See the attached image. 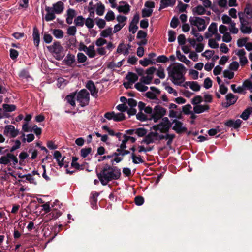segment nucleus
<instances>
[{
	"instance_id": "1",
	"label": "nucleus",
	"mask_w": 252,
	"mask_h": 252,
	"mask_svg": "<svg viewBox=\"0 0 252 252\" xmlns=\"http://www.w3.org/2000/svg\"><path fill=\"white\" fill-rule=\"evenodd\" d=\"M171 124L168 118H163L159 124L153 126L152 131L145 137L142 141V143L148 145L166 139L167 140V145L170 146L173 140L175 137V134L168 133Z\"/></svg>"
},
{
	"instance_id": "2",
	"label": "nucleus",
	"mask_w": 252,
	"mask_h": 252,
	"mask_svg": "<svg viewBox=\"0 0 252 252\" xmlns=\"http://www.w3.org/2000/svg\"><path fill=\"white\" fill-rule=\"evenodd\" d=\"M121 175V170L116 167L106 164L97 177L102 185L105 186L110 181L119 179Z\"/></svg>"
},
{
	"instance_id": "3",
	"label": "nucleus",
	"mask_w": 252,
	"mask_h": 252,
	"mask_svg": "<svg viewBox=\"0 0 252 252\" xmlns=\"http://www.w3.org/2000/svg\"><path fill=\"white\" fill-rule=\"evenodd\" d=\"M186 73V68L181 63L175 64L169 70L168 73L171 80L177 85H181L184 82L185 78L184 75Z\"/></svg>"
},
{
	"instance_id": "4",
	"label": "nucleus",
	"mask_w": 252,
	"mask_h": 252,
	"mask_svg": "<svg viewBox=\"0 0 252 252\" xmlns=\"http://www.w3.org/2000/svg\"><path fill=\"white\" fill-rule=\"evenodd\" d=\"M64 9V4L62 1H58L53 4L51 7H47L45 8L47 14L45 19L47 21H50L55 19V14H60L63 12Z\"/></svg>"
},
{
	"instance_id": "5",
	"label": "nucleus",
	"mask_w": 252,
	"mask_h": 252,
	"mask_svg": "<svg viewBox=\"0 0 252 252\" xmlns=\"http://www.w3.org/2000/svg\"><path fill=\"white\" fill-rule=\"evenodd\" d=\"M137 102L133 98H130L127 100V105L126 104H121L118 105L116 108L121 111V113L127 111V113L130 115H134L136 114L137 110L135 107L137 106Z\"/></svg>"
},
{
	"instance_id": "6",
	"label": "nucleus",
	"mask_w": 252,
	"mask_h": 252,
	"mask_svg": "<svg viewBox=\"0 0 252 252\" xmlns=\"http://www.w3.org/2000/svg\"><path fill=\"white\" fill-rule=\"evenodd\" d=\"M48 50L53 54L54 56L57 60H61L63 58V55L62 52L63 50V47L59 42H55L53 44L47 46Z\"/></svg>"
},
{
	"instance_id": "7",
	"label": "nucleus",
	"mask_w": 252,
	"mask_h": 252,
	"mask_svg": "<svg viewBox=\"0 0 252 252\" xmlns=\"http://www.w3.org/2000/svg\"><path fill=\"white\" fill-rule=\"evenodd\" d=\"M18 163L17 157L11 153H7L0 158V164L7 165H15Z\"/></svg>"
},
{
	"instance_id": "8",
	"label": "nucleus",
	"mask_w": 252,
	"mask_h": 252,
	"mask_svg": "<svg viewBox=\"0 0 252 252\" xmlns=\"http://www.w3.org/2000/svg\"><path fill=\"white\" fill-rule=\"evenodd\" d=\"M189 21L190 25L196 27L199 31H203L206 28L207 25L205 23V21L202 18L191 17Z\"/></svg>"
},
{
	"instance_id": "9",
	"label": "nucleus",
	"mask_w": 252,
	"mask_h": 252,
	"mask_svg": "<svg viewBox=\"0 0 252 252\" xmlns=\"http://www.w3.org/2000/svg\"><path fill=\"white\" fill-rule=\"evenodd\" d=\"M76 100L82 107L88 105L89 102V93L85 89L81 90L77 94Z\"/></svg>"
},
{
	"instance_id": "10",
	"label": "nucleus",
	"mask_w": 252,
	"mask_h": 252,
	"mask_svg": "<svg viewBox=\"0 0 252 252\" xmlns=\"http://www.w3.org/2000/svg\"><path fill=\"white\" fill-rule=\"evenodd\" d=\"M166 113V110L160 106H156L152 114V119L154 122H157L158 120L163 117Z\"/></svg>"
},
{
	"instance_id": "11",
	"label": "nucleus",
	"mask_w": 252,
	"mask_h": 252,
	"mask_svg": "<svg viewBox=\"0 0 252 252\" xmlns=\"http://www.w3.org/2000/svg\"><path fill=\"white\" fill-rule=\"evenodd\" d=\"M104 117L108 120H113L118 122L123 120L125 116L122 113H115L114 112H108L104 114Z\"/></svg>"
},
{
	"instance_id": "12",
	"label": "nucleus",
	"mask_w": 252,
	"mask_h": 252,
	"mask_svg": "<svg viewBox=\"0 0 252 252\" xmlns=\"http://www.w3.org/2000/svg\"><path fill=\"white\" fill-rule=\"evenodd\" d=\"M240 26V29L241 32L244 34H250L252 31L251 26L249 25V22L247 20L243 19L242 17L239 18Z\"/></svg>"
},
{
	"instance_id": "13",
	"label": "nucleus",
	"mask_w": 252,
	"mask_h": 252,
	"mask_svg": "<svg viewBox=\"0 0 252 252\" xmlns=\"http://www.w3.org/2000/svg\"><path fill=\"white\" fill-rule=\"evenodd\" d=\"M238 15L239 18L242 17L243 19L249 21V20L252 19V6L250 4L247 5L244 12H239Z\"/></svg>"
},
{
	"instance_id": "14",
	"label": "nucleus",
	"mask_w": 252,
	"mask_h": 252,
	"mask_svg": "<svg viewBox=\"0 0 252 252\" xmlns=\"http://www.w3.org/2000/svg\"><path fill=\"white\" fill-rule=\"evenodd\" d=\"M4 133L8 136L14 138L18 135L19 130L12 125H7L5 127Z\"/></svg>"
},
{
	"instance_id": "15",
	"label": "nucleus",
	"mask_w": 252,
	"mask_h": 252,
	"mask_svg": "<svg viewBox=\"0 0 252 252\" xmlns=\"http://www.w3.org/2000/svg\"><path fill=\"white\" fill-rule=\"evenodd\" d=\"M172 124L173 125V129L178 133L184 132L187 130V128L183 124L176 119L174 120Z\"/></svg>"
},
{
	"instance_id": "16",
	"label": "nucleus",
	"mask_w": 252,
	"mask_h": 252,
	"mask_svg": "<svg viewBox=\"0 0 252 252\" xmlns=\"http://www.w3.org/2000/svg\"><path fill=\"white\" fill-rule=\"evenodd\" d=\"M54 158L58 162L59 166L60 167L64 166L65 167H67V164H65L64 161L65 157H62L61 153L58 151H55L54 153Z\"/></svg>"
},
{
	"instance_id": "17",
	"label": "nucleus",
	"mask_w": 252,
	"mask_h": 252,
	"mask_svg": "<svg viewBox=\"0 0 252 252\" xmlns=\"http://www.w3.org/2000/svg\"><path fill=\"white\" fill-rule=\"evenodd\" d=\"M183 86L186 89L189 88L194 91H199L200 89V86L196 81H187L186 82Z\"/></svg>"
},
{
	"instance_id": "18",
	"label": "nucleus",
	"mask_w": 252,
	"mask_h": 252,
	"mask_svg": "<svg viewBox=\"0 0 252 252\" xmlns=\"http://www.w3.org/2000/svg\"><path fill=\"white\" fill-rule=\"evenodd\" d=\"M86 87L90 91L91 94L94 97H96L97 96L98 91L96 88L94 83L92 81H89L86 84Z\"/></svg>"
},
{
	"instance_id": "19",
	"label": "nucleus",
	"mask_w": 252,
	"mask_h": 252,
	"mask_svg": "<svg viewBox=\"0 0 252 252\" xmlns=\"http://www.w3.org/2000/svg\"><path fill=\"white\" fill-rule=\"evenodd\" d=\"M217 32V25L215 23H212L209 26L208 31L205 34V37L209 38Z\"/></svg>"
},
{
	"instance_id": "20",
	"label": "nucleus",
	"mask_w": 252,
	"mask_h": 252,
	"mask_svg": "<svg viewBox=\"0 0 252 252\" xmlns=\"http://www.w3.org/2000/svg\"><path fill=\"white\" fill-rule=\"evenodd\" d=\"M151 89L152 90V92H147L146 94V96L148 98H149L151 99L156 100L159 101V100L157 98V94H158L160 93L159 90L154 87H151Z\"/></svg>"
},
{
	"instance_id": "21",
	"label": "nucleus",
	"mask_w": 252,
	"mask_h": 252,
	"mask_svg": "<svg viewBox=\"0 0 252 252\" xmlns=\"http://www.w3.org/2000/svg\"><path fill=\"white\" fill-rule=\"evenodd\" d=\"M193 12L195 15H202L207 14L210 15V11H207L205 8L201 5H199L193 9Z\"/></svg>"
},
{
	"instance_id": "22",
	"label": "nucleus",
	"mask_w": 252,
	"mask_h": 252,
	"mask_svg": "<svg viewBox=\"0 0 252 252\" xmlns=\"http://www.w3.org/2000/svg\"><path fill=\"white\" fill-rule=\"evenodd\" d=\"M117 10L120 13L127 14L130 11V6L126 2L122 1L117 7Z\"/></svg>"
},
{
	"instance_id": "23",
	"label": "nucleus",
	"mask_w": 252,
	"mask_h": 252,
	"mask_svg": "<svg viewBox=\"0 0 252 252\" xmlns=\"http://www.w3.org/2000/svg\"><path fill=\"white\" fill-rule=\"evenodd\" d=\"M176 53L178 59L180 62L185 63L188 66H191L192 65V63L189 60H188L184 55L182 54L179 50H177Z\"/></svg>"
},
{
	"instance_id": "24",
	"label": "nucleus",
	"mask_w": 252,
	"mask_h": 252,
	"mask_svg": "<svg viewBox=\"0 0 252 252\" xmlns=\"http://www.w3.org/2000/svg\"><path fill=\"white\" fill-rule=\"evenodd\" d=\"M209 109V106L207 104L196 105L193 107V111L195 113L200 114L207 111Z\"/></svg>"
},
{
	"instance_id": "25",
	"label": "nucleus",
	"mask_w": 252,
	"mask_h": 252,
	"mask_svg": "<svg viewBox=\"0 0 252 252\" xmlns=\"http://www.w3.org/2000/svg\"><path fill=\"white\" fill-rule=\"evenodd\" d=\"M76 13L75 10L69 8L67 10L66 22L68 24H71L72 23L73 19L76 16Z\"/></svg>"
},
{
	"instance_id": "26",
	"label": "nucleus",
	"mask_w": 252,
	"mask_h": 252,
	"mask_svg": "<svg viewBox=\"0 0 252 252\" xmlns=\"http://www.w3.org/2000/svg\"><path fill=\"white\" fill-rule=\"evenodd\" d=\"M175 0H161L159 10L168 6H173L175 4Z\"/></svg>"
},
{
	"instance_id": "27",
	"label": "nucleus",
	"mask_w": 252,
	"mask_h": 252,
	"mask_svg": "<svg viewBox=\"0 0 252 252\" xmlns=\"http://www.w3.org/2000/svg\"><path fill=\"white\" fill-rule=\"evenodd\" d=\"M242 123V121L240 119H237L236 121L232 120H229L225 123V125L229 127L237 128L240 127Z\"/></svg>"
},
{
	"instance_id": "28",
	"label": "nucleus",
	"mask_w": 252,
	"mask_h": 252,
	"mask_svg": "<svg viewBox=\"0 0 252 252\" xmlns=\"http://www.w3.org/2000/svg\"><path fill=\"white\" fill-rule=\"evenodd\" d=\"M85 49H86V54L89 58H94L95 56L96 52L94 45H91L88 47H85Z\"/></svg>"
},
{
	"instance_id": "29",
	"label": "nucleus",
	"mask_w": 252,
	"mask_h": 252,
	"mask_svg": "<svg viewBox=\"0 0 252 252\" xmlns=\"http://www.w3.org/2000/svg\"><path fill=\"white\" fill-rule=\"evenodd\" d=\"M33 38L35 45L36 47L38 46L40 42V34L39 31L36 28H34L33 29Z\"/></svg>"
},
{
	"instance_id": "30",
	"label": "nucleus",
	"mask_w": 252,
	"mask_h": 252,
	"mask_svg": "<svg viewBox=\"0 0 252 252\" xmlns=\"http://www.w3.org/2000/svg\"><path fill=\"white\" fill-rule=\"evenodd\" d=\"M75 61V56L71 54H67L64 60L65 63L69 66L72 65Z\"/></svg>"
},
{
	"instance_id": "31",
	"label": "nucleus",
	"mask_w": 252,
	"mask_h": 252,
	"mask_svg": "<svg viewBox=\"0 0 252 252\" xmlns=\"http://www.w3.org/2000/svg\"><path fill=\"white\" fill-rule=\"evenodd\" d=\"M117 52L118 53H123L125 55L129 53V49L124 44H120L117 47Z\"/></svg>"
},
{
	"instance_id": "32",
	"label": "nucleus",
	"mask_w": 252,
	"mask_h": 252,
	"mask_svg": "<svg viewBox=\"0 0 252 252\" xmlns=\"http://www.w3.org/2000/svg\"><path fill=\"white\" fill-rule=\"evenodd\" d=\"M226 99L228 105H231L236 102L238 97L232 94H228L226 95Z\"/></svg>"
},
{
	"instance_id": "33",
	"label": "nucleus",
	"mask_w": 252,
	"mask_h": 252,
	"mask_svg": "<svg viewBox=\"0 0 252 252\" xmlns=\"http://www.w3.org/2000/svg\"><path fill=\"white\" fill-rule=\"evenodd\" d=\"M59 202L58 201L56 200L55 202H54L53 204L51 207L50 206V203L48 202L41 205V207H42V210L43 211H44L46 213H48L52 210V208H53L56 205L59 204Z\"/></svg>"
},
{
	"instance_id": "34",
	"label": "nucleus",
	"mask_w": 252,
	"mask_h": 252,
	"mask_svg": "<svg viewBox=\"0 0 252 252\" xmlns=\"http://www.w3.org/2000/svg\"><path fill=\"white\" fill-rule=\"evenodd\" d=\"M112 28L109 27L101 31L100 36L103 38L108 37L112 35Z\"/></svg>"
},
{
	"instance_id": "35",
	"label": "nucleus",
	"mask_w": 252,
	"mask_h": 252,
	"mask_svg": "<svg viewBox=\"0 0 252 252\" xmlns=\"http://www.w3.org/2000/svg\"><path fill=\"white\" fill-rule=\"evenodd\" d=\"M126 78L128 81L133 84L138 80V76L135 73L128 72L126 76Z\"/></svg>"
},
{
	"instance_id": "36",
	"label": "nucleus",
	"mask_w": 252,
	"mask_h": 252,
	"mask_svg": "<svg viewBox=\"0 0 252 252\" xmlns=\"http://www.w3.org/2000/svg\"><path fill=\"white\" fill-rule=\"evenodd\" d=\"M2 107L4 108L6 113L13 112L16 110V107L13 104H3Z\"/></svg>"
},
{
	"instance_id": "37",
	"label": "nucleus",
	"mask_w": 252,
	"mask_h": 252,
	"mask_svg": "<svg viewBox=\"0 0 252 252\" xmlns=\"http://www.w3.org/2000/svg\"><path fill=\"white\" fill-rule=\"evenodd\" d=\"M25 134H22L21 137L22 138V141L23 142H27L30 143L34 139V135L33 134H28L26 135V137H25Z\"/></svg>"
},
{
	"instance_id": "38",
	"label": "nucleus",
	"mask_w": 252,
	"mask_h": 252,
	"mask_svg": "<svg viewBox=\"0 0 252 252\" xmlns=\"http://www.w3.org/2000/svg\"><path fill=\"white\" fill-rule=\"evenodd\" d=\"M252 112V107H250L247 108L241 115V118L244 120H247L250 115V114Z\"/></svg>"
},
{
	"instance_id": "39",
	"label": "nucleus",
	"mask_w": 252,
	"mask_h": 252,
	"mask_svg": "<svg viewBox=\"0 0 252 252\" xmlns=\"http://www.w3.org/2000/svg\"><path fill=\"white\" fill-rule=\"evenodd\" d=\"M85 22V19L82 16H77L74 21L76 26L83 27Z\"/></svg>"
},
{
	"instance_id": "40",
	"label": "nucleus",
	"mask_w": 252,
	"mask_h": 252,
	"mask_svg": "<svg viewBox=\"0 0 252 252\" xmlns=\"http://www.w3.org/2000/svg\"><path fill=\"white\" fill-rule=\"evenodd\" d=\"M131 158L132 159V162L134 164H139L144 162V161L141 158V157L140 156H136L134 153H132L131 154Z\"/></svg>"
},
{
	"instance_id": "41",
	"label": "nucleus",
	"mask_w": 252,
	"mask_h": 252,
	"mask_svg": "<svg viewBox=\"0 0 252 252\" xmlns=\"http://www.w3.org/2000/svg\"><path fill=\"white\" fill-rule=\"evenodd\" d=\"M135 87L137 90L141 92L146 91L148 88L143 82L141 81L135 84Z\"/></svg>"
},
{
	"instance_id": "42",
	"label": "nucleus",
	"mask_w": 252,
	"mask_h": 252,
	"mask_svg": "<svg viewBox=\"0 0 252 252\" xmlns=\"http://www.w3.org/2000/svg\"><path fill=\"white\" fill-rule=\"evenodd\" d=\"M191 33L196 38V40L198 42H201L203 40V36L198 32L197 31L195 28L192 29Z\"/></svg>"
},
{
	"instance_id": "43",
	"label": "nucleus",
	"mask_w": 252,
	"mask_h": 252,
	"mask_svg": "<svg viewBox=\"0 0 252 252\" xmlns=\"http://www.w3.org/2000/svg\"><path fill=\"white\" fill-rule=\"evenodd\" d=\"M243 87L246 90H250L252 92V81L250 79H247L243 82Z\"/></svg>"
},
{
	"instance_id": "44",
	"label": "nucleus",
	"mask_w": 252,
	"mask_h": 252,
	"mask_svg": "<svg viewBox=\"0 0 252 252\" xmlns=\"http://www.w3.org/2000/svg\"><path fill=\"white\" fill-rule=\"evenodd\" d=\"M153 9L145 7L142 10V16L143 17H150L153 13Z\"/></svg>"
},
{
	"instance_id": "45",
	"label": "nucleus",
	"mask_w": 252,
	"mask_h": 252,
	"mask_svg": "<svg viewBox=\"0 0 252 252\" xmlns=\"http://www.w3.org/2000/svg\"><path fill=\"white\" fill-rule=\"evenodd\" d=\"M156 75L160 79H164L165 77L164 68L161 66L159 67L156 70Z\"/></svg>"
},
{
	"instance_id": "46",
	"label": "nucleus",
	"mask_w": 252,
	"mask_h": 252,
	"mask_svg": "<svg viewBox=\"0 0 252 252\" xmlns=\"http://www.w3.org/2000/svg\"><path fill=\"white\" fill-rule=\"evenodd\" d=\"M84 23L86 26L90 29L93 28L94 25V20L90 17H88L85 20Z\"/></svg>"
},
{
	"instance_id": "47",
	"label": "nucleus",
	"mask_w": 252,
	"mask_h": 252,
	"mask_svg": "<svg viewBox=\"0 0 252 252\" xmlns=\"http://www.w3.org/2000/svg\"><path fill=\"white\" fill-rule=\"evenodd\" d=\"M51 211L52 212L49 214V215L52 219H57L62 214L61 212L58 211L57 208H53Z\"/></svg>"
},
{
	"instance_id": "48",
	"label": "nucleus",
	"mask_w": 252,
	"mask_h": 252,
	"mask_svg": "<svg viewBox=\"0 0 252 252\" xmlns=\"http://www.w3.org/2000/svg\"><path fill=\"white\" fill-rule=\"evenodd\" d=\"M68 83V81L62 77L59 78L57 80V86L59 88H63Z\"/></svg>"
},
{
	"instance_id": "49",
	"label": "nucleus",
	"mask_w": 252,
	"mask_h": 252,
	"mask_svg": "<svg viewBox=\"0 0 252 252\" xmlns=\"http://www.w3.org/2000/svg\"><path fill=\"white\" fill-rule=\"evenodd\" d=\"M53 34L56 38L60 39L63 36V32L62 30L55 29L53 31Z\"/></svg>"
},
{
	"instance_id": "50",
	"label": "nucleus",
	"mask_w": 252,
	"mask_h": 252,
	"mask_svg": "<svg viewBox=\"0 0 252 252\" xmlns=\"http://www.w3.org/2000/svg\"><path fill=\"white\" fill-rule=\"evenodd\" d=\"M153 76H151L147 74L146 76H142L140 81L143 82L145 84H150L152 81Z\"/></svg>"
},
{
	"instance_id": "51",
	"label": "nucleus",
	"mask_w": 252,
	"mask_h": 252,
	"mask_svg": "<svg viewBox=\"0 0 252 252\" xmlns=\"http://www.w3.org/2000/svg\"><path fill=\"white\" fill-rule=\"evenodd\" d=\"M202 101L203 98L200 95H196L192 99L191 102L192 104L195 106L196 105L200 104V103L202 102Z\"/></svg>"
},
{
	"instance_id": "52",
	"label": "nucleus",
	"mask_w": 252,
	"mask_h": 252,
	"mask_svg": "<svg viewBox=\"0 0 252 252\" xmlns=\"http://www.w3.org/2000/svg\"><path fill=\"white\" fill-rule=\"evenodd\" d=\"M77 29L75 26H69L67 30V33L69 35L74 36L75 35Z\"/></svg>"
},
{
	"instance_id": "53",
	"label": "nucleus",
	"mask_w": 252,
	"mask_h": 252,
	"mask_svg": "<svg viewBox=\"0 0 252 252\" xmlns=\"http://www.w3.org/2000/svg\"><path fill=\"white\" fill-rule=\"evenodd\" d=\"M65 99L67 102L71 106H74L75 105L74 95L73 94L68 95Z\"/></svg>"
},
{
	"instance_id": "54",
	"label": "nucleus",
	"mask_w": 252,
	"mask_h": 252,
	"mask_svg": "<svg viewBox=\"0 0 252 252\" xmlns=\"http://www.w3.org/2000/svg\"><path fill=\"white\" fill-rule=\"evenodd\" d=\"M129 141L128 136L124 135L123 136V139L122 141V143L120 146V147L122 149H125L126 148V144Z\"/></svg>"
},
{
	"instance_id": "55",
	"label": "nucleus",
	"mask_w": 252,
	"mask_h": 252,
	"mask_svg": "<svg viewBox=\"0 0 252 252\" xmlns=\"http://www.w3.org/2000/svg\"><path fill=\"white\" fill-rule=\"evenodd\" d=\"M235 25L236 23L233 21L231 24H230V27L229 28L230 32L234 34L237 33L239 31L238 29L236 27Z\"/></svg>"
},
{
	"instance_id": "56",
	"label": "nucleus",
	"mask_w": 252,
	"mask_h": 252,
	"mask_svg": "<svg viewBox=\"0 0 252 252\" xmlns=\"http://www.w3.org/2000/svg\"><path fill=\"white\" fill-rule=\"evenodd\" d=\"M22 130L25 132H29L32 131V126H29L28 123L25 122L22 126Z\"/></svg>"
},
{
	"instance_id": "57",
	"label": "nucleus",
	"mask_w": 252,
	"mask_h": 252,
	"mask_svg": "<svg viewBox=\"0 0 252 252\" xmlns=\"http://www.w3.org/2000/svg\"><path fill=\"white\" fill-rule=\"evenodd\" d=\"M214 53V51L213 50H206L202 54V56L205 57L206 59H210L213 57Z\"/></svg>"
},
{
	"instance_id": "58",
	"label": "nucleus",
	"mask_w": 252,
	"mask_h": 252,
	"mask_svg": "<svg viewBox=\"0 0 252 252\" xmlns=\"http://www.w3.org/2000/svg\"><path fill=\"white\" fill-rule=\"evenodd\" d=\"M91 151L92 149L91 148L82 149L80 151L81 157L86 158L91 153Z\"/></svg>"
},
{
	"instance_id": "59",
	"label": "nucleus",
	"mask_w": 252,
	"mask_h": 252,
	"mask_svg": "<svg viewBox=\"0 0 252 252\" xmlns=\"http://www.w3.org/2000/svg\"><path fill=\"white\" fill-rule=\"evenodd\" d=\"M105 19L107 21H111L115 19V14L112 11H109L105 16Z\"/></svg>"
},
{
	"instance_id": "60",
	"label": "nucleus",
	"mask_w": 252,
	"mask_h": 252,
	"mask_svg": "<svg viewBox=\"0 0 252 252\" xmlns=\"http://www.w3.org/2000/svg\"><path fill=\"white\" fill-rule=\"evenodd\" d=\"M146 130L143 128H139L135 129V134L139 137H142L146 134Z\"/></svg>"
},
{
	"instance_id": "61",
	"label": "nucleus",
	"mask_w": 252,
	"mask_h": 252,
	"mask_svg": "<svg viewBox=\"0 0 252 252\" xmlns=\"http://www.w3.org/2000/svg\"><path fill=\"white\" fill-rule=\"evenodd\" d=\"M176 39V33L174 31L170 30L168 32V41L170 42H174Z\"/></svg>"
},
{
	"instance_id": "62",
	"label": "nucleus",
	"mask_w": 252,
	"mask_h": 252,
	"mask_svg": "<svg viewBox=\"0 0 252 252\" xmlns=\"http://www.w3.org/2000/svg\"><path fill=\"white\" fill-rule=\"evenodd\" d=\"M87 57L82 53H79L77 54V61L79 63H83L86 62Z\"/></svg>"
},
{
	"instance_id": "63",
	"label": "nucleus",
	"mask_w": 252,
	"mask_h": 252,
	"mask_svg": "<svg viewBox=\"0 0 252 252\" xmlns=\"http://www.w3.org/2000/svg\"><path fill=\"white\" fill-rule=\"evenodd\" d=\"M224 77L229 79H232L234 76V73L229 70H225L223 72Z\"/></svg>"
},
{
	"instance_id": "64",
	"label": "nucleus",
	"mask_w": 252,
	"mask_h": 252,
	"mask_svg": "<svg viewBox=\"0 0 252 252\" xmlns=\"http://www.w3.org/2000/svg\"><path fill=\"white\" fill-rule=\"evenodd\" d=\"M208 45L213 49H216L219 47V44L217 43L216 40L214 39H210L208 41Z\"/></svg>"
}]
</instances>
